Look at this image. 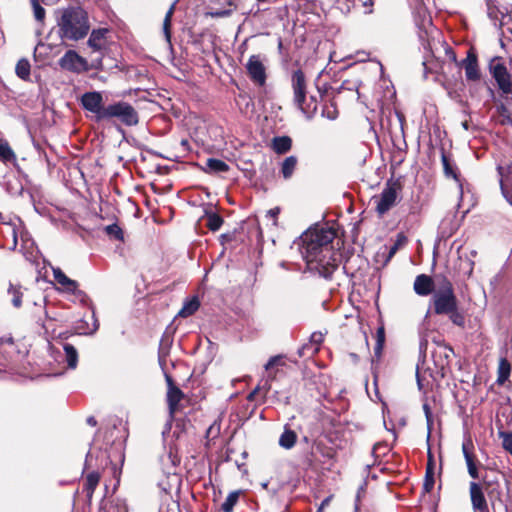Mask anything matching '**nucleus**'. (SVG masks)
Returning a JSON list of instances; mask_svg holds the SVG:
<instances>
[{"label": "nucleus", "instance_id": "1", "mask_svg": "<svg viewBox=\"0 0 512 512\" xmlns=\"http://www.w3.org/2000/svg\"><path fill=\"white\" fill-rule=\"evenodd\" d=\"M335 238L332 228H314L302 236L300 252L310 270L328 278L338 267V254L330 245Z\"/></svg>", "mask_w": 512, "mask_h": 512}, {"label": "nucleus", "instance_id": "2", "mask_svg": "<svg viewBox=\"0 0 512 512\" xmlns=\"http://www.w3.org/2000/svg\"><path fill=\"white\" fill-rule=\"evenodd\" d=\"M510 484V480L503 473L495 470L483 475L481 482L471 481L469 483V497L472 511L491 512L485 496L486 492L493 510L497 505H501L505 512H508V507L512 504Z\"/></svg>", "mask_w": 512, "mask_h": 512}, {"label": "nucleus", "instance_id": "3", "mask_svg": "<svg viewBox=\"0 0 512 512\" xmlns=\"http://www.w3.org/2000/svg\"><path fill=\"white\" fill-rule=\"evenodd\" d=\"M57 33L63 41H79L90 31L88 13L80 6H68L55 12Z\"/></svg>", "mask_w": 512, "mask_h": 512}, {"label": "nucleus", "instance_id": "4", "mask_svg": "<svg viewBox=\"0 0 512 512\" xmlns=\"http://www.w3.org/2000/svg\"><path fill=\"white\" fill-rule=\"evenodd\" d=\"M433 311L444 315L457 308L458 300L451 281L444 275H437V286L430 300Z\"/></svg>", "mask_w": 512, "mask_h": 512}, {"label": "nucleus", "instance_id": "5", "mask_svg": "<svg viewBox=\"0 0 512 512\" xmlns=\"http://www.w3.org/2000/svg\"><path fill=\"white\" fill-rule=\"evenodd\" d=\"M291 86L293 89L295 105L308 118L312 117L317 110V103L313 96L310 97L309 101L307 100V83L302 70L298 69L293 72L291 77Z\"/></svg>", "mask_w": 512, "mask_h": 512}, {"label": "nucleus", "instance_id": "6", "mask_svg": "<svg viewBox=\"0 0 512 512\" xmlns=\"http://www.w3.org/2000/svg\"><path fill=\"white\" fill-rule=\"evenodd\" d=\"M103 117H105V120L118 118L127 126H134L139 122L137 111L129 103L124 101L108 105Z\"/></svg>", "mask_w": 512, "mask_h": 512}, {"label": "nucleus", "instance_id": "7", "mask_svg": "<svg viewBox=\"0 0 512 512\" xmlns=\"http://www.w3.org/2000/svg\"><path fill=\"white\" fill-rule=\"evenodd\" d=\"M266 58L259 54L251 55L245 65L250 80L258 85L264 86L266 84Z\"/></svg>", "mask_w": 512, "mask_h": 512}, {"label": "nucleus", "instance_id": "8", "mask_svg": "<svg viewBox=\"0 0 512 512\" xmlns=\"http://www.w3.org/2000/svg\"><path fill=\"white\" fill-rule=\"evenodd\" d=\"M396 183H387L379 196H374L373 201L379 215H384L397 202L398 191Z\"/></svg>", "mask_w": 512, "mask_h": 512}, {"label": "nucleus", "instance_id": "9", "mask_svg": "<svg viewBox=\"0 0 512 512\" xmlns=\"http://www.w3.org/2000/svg\"><path fill=\"white\" fill-rule=\"evenodd\" d=\"M82 107L95 116L96 121L105 120L106 107L103 106L102 94L98 91L86 92L80 99Z\"/></svg>", "mask_w": 512, "mask_h": 512}, {"label": "nucleus", "instance_id": "10", "mask_svg": "<svg viewBox=\"0 0 512 512\" xmlns=\"http://www.w3.org/2000/svg\"><path fill=\"white\" fill-rule=\"evenodd\" d=\"M59 65L62 69L81 73L88 70L87 60L81 57L76 51L68 50L60 59Z\"/></svg>", "mask_w": 512, "mask_h": 512}, {"label": "nucleus", "instance_id": "11", "mask_svg": "<svg viewBox=\"0 0 512 512\" xmlns=\"http://www.w3.org/2000/svg\"><path fill=\"white\" fill-rule=\"evenodd\" d=\"M488 17L494 22V25L501 29L511 20L506 7L499 6L496 0H485Z\"/></svg>", "mask_w": 512, "mask_h": 512}, {"label": "nucleus", "instance_id": "12", "mask_svg": "<svg viewBox=\"0 0 512 512\" xmlns=\"http://www.w3.org/2000/svg\"><path fill=\"white\" fill-rule=\"evenodd\" d=\"M492 77L497 82L499 89L503 94H510L512 92V82L507 68L502 63H497L491 67Z\"/></svg>", "mask_w": 512, "mask_h": 512}, {"label": "nucleus", "instance_id": "13", "mask_svg": "<svg viewBox=\"0 0 512 512\" xmlns=\"http://www.w3.org/2000/svg\"><path fill=\"white\" fill-rule=\"evenodd\" d=\"M165 380L168 386L167 391V404L169 413L173 416L178 408V404L183 398V392L174 384L172 377L165 373Z\"/></svg>", "mask_w": 512, "mask_h": 512}, {"label": "nucleus", "instance_id": "14", "mask_svg": "<svg viewBox=\"0 0 512 512\" xmlns=\"http://www.w3.org/2000/svg\"><path fill=\"white\" fill-rule=\"evenodd\" d=\"M436 286L437 275L433 279L426 274H420L414 280L413 289L418 296H428L434 293Z\"/></svg>", "mask_w": 512, "mask_h": 512}, {"label": "nucleus", "instance_id": "15", "mask_svg": "<svg viewBox=\"0 0 512 512\" xmlns=\"http://www.w3.org/2000/svg\"><path fill=\"white\" fill-rule=\"evenodd\" d=\"M53 276L55 281L66 291L75 295L84 296L81 291L78 290V283L75 280L70 279L60 268H53Z\"/></svg>", "mask_w": 512, "mask_h": 512}, {"label": "nucleus", "instance_id": "16", "mask_svg": "<svg viewBox=\"0 0 512 512\" xmlns=\"http://www.w3.org/2000/svg\"><path fill=\"white\" fill-rule=\"evenodd\" d=\"M498 172L501 177L500 186L502 194L512 205V163L506 168L505 173L504 169L500 166L498 167Z\"/></svg>", "mask_w": 512, "mask_h": 512}, {"label": "nucleus", "instance_id": "17", "mask_svg": "<svg viewBox=\"0 0 512 512\" xmlns=\"http://www.w3.org/2000/svg\"><path fill=\"white\" fill-rule=\"evenodd\" d=\"M461 66L465 69L468 80L476 81L480 78L477 57L473 52H468L467 57L461 62Z\"/></svg>", "mask_w": 512, "mask_h": 512}, {"label": "nucleus", "instance_id": "18", "mask_svg": "<svg viewBox=\"0 0 512 512\" xmlns=\"http://www.w3.org/2000/svg\"><path fill=\"white\" fill-rule=\"evenodd\" d=\"M107 28L93 29L88 39V46L95 52L102 51L106 46Z\"/></svg>", "mask_w": 512, "mask_h": 512}, {"label": "nucleus", "instance_id": "19", "mask_svg": "<svg viewBox=\"0 0 512 512\" xmlns=\"http://www.w3.org/2000/svg\"><path fill=\"white\" fill-rule=\"evenodd\" d=\"M470 447H472L471 442H464L462 445V451L465 458L467 471L469 476L476 480L479 479V471L477 466V460L475 455L470 451Z\"/></svg>", "mask_w": 512, "mask_h": 512}, {"label": "nucleus", "instance_id": "20", "mask_svg": "<svg viewBox=\"0 0 512 512\" xmlns=\"http://www.w3.org/2000/svg\"><path fill=\"white\" fill-rule=\"evenodd\" d=\"M324 341V335L321 332H314L311 334L309 343L303 345L299 351V356H305L306 354L314 355L319 351L320 344Z\"/></svg>", "mask_w": 512, "mask_h": 512}, {"label": "nucleus", "instance_id": "21", "mask_svg": "<svg viewBox=\"0 0 512 512\" xmlns=\"http://www.w3.org/2000/svg\"><path fill=\"white\" fill-rule=\"evenodd\" d=\"M202 170L209 174L224 173L229 171V165L220 159L209 158Z\"/></svg>", "mask_w": 512, "mask_h": 512}, {"label": "nucleus", "instance_id": "22", "mask_svg": "<svg viewBox=\"0 0 512 512\" xmlns=\"http://www.w3.org/2000/svg\"><path fill=\"white\" fill-rule=\"evenodd\" d=\"M292 147V140L288 136H278L272 140V148L277 154H284Z\"/></svg>", "mask_w": 512, "mask_h": 512}, {"label": "nucleus", "instance_id": "23", "mask_svg": "<svg viewBox=\"0 0 512 512\" xmlns=\"http://www.w3.org/2000/svg\"><path fill=\"white\" fill-rule=\"evenodd\" d=\"M179 463V459L177 456L172 452V450H169L166 454H164L161 457V464L163 471L167 474H170L173 472V470L176 468V466Z\"/></svg>", "mask_w": 512, "mask_h": 512}, {"label": "nucleus", "instance_id": "24", "mask_svg": "<svg viewBox=\"0 0 512 512\" xmlns=\"http://www.w3.org/2000/svg\"><path fill=\"white\" fill-rule=\"evenodd\" d=\"M298 159L296 156L291 155L286 157L281 163V174L284 179H289L292 177L293 172L297 166Z\"/></svg>", "mask_w": 512, "mask_h": 512}, {"label": "nucleus", "instance_id": "25", "mask_svg": "<svg viewBox=\"0 0 512 512\" xmlns=\"http://www.w3.org/2000/svg\"><path fill=\"white\" fill-rule=\"evenodd\" d=\"M100 481V475L97 472H91L86 476L84 492L89 500L92 499L93 493Z\"/></svg>", "mask_w": 512, "mask_h": 512}, {"label": "nucleus", "instance_id": "26", "mask_svg": "<svg viewBox=\"0 0 512 512\" xmlns=\"http://www.w3.org/2000/svg\"><path fill=\"white\" fill-rule=\"evenodd\" d=\"M63 350L65 353V359L67 362V366L70 369H75L78 363V352L72 344L65 343L63 344Z\"/></svg>", "mask_w": 512, "mask_h": 512}, {"label": "nucleus", "instance_id": "27", "mask_svg": "<svg viewBox=\"0 0 512 512\" xmlns=\"http://www.w3.org/2000/svg\"><path fill=\"white\" fill-rule=\"evenodd\" d=\"M511 373V364L506 358H501L498 365V377L497 383L502 385L504 384Z\"/></svg>", "mask_w": 512, "mask_h": 512}, {"label": "nucleus", "instance_id": "28", "mask_svg": "<svg viewBox=\"0 0 512 512\" xmlns=\"http://www.w3.org/2000/svg\"><path fill=\"white\" fill-rule=\"evenodd\" d=\"M297 440V434L288 428H285L284 432L279 438V445L285 449H291Z\"/></svg>", "mask_w": 512, "mask_h": 512}, {"label": "nucleus", "instance_id": "29", "mask_svg": "<svg viewBox=\"0 0 512 512\" xmlns=\"http://www.w3.org/2000/svg\"><path fill=\"white\" fill-rule=\"evenodd\" d=\"M171 343H172L171 338L166 335H164L160 341L158 358H159V363L161 366L165 365V361H166L165 359L169 354V349H170Z\"/></svg>", "mask_w": 512, "mask_h": 512}, {"label": "nucleus", "instance_id": "30", "mask_svg": "<svg viewBox=\"0 0 512 512\" xmlns=\"http://www.w3.org/2000/svg\"><path fill=\"white\" fill-rule=\"evenodd\" d=\"M8 294L11 295V302L15 308H20L22 305V287L20 285H13L10 283Z\"/></svg>", "mask_w": 512, "mask_h": 512}, {"label": "nucleus", "instance_id": "31", "mask_svg": "<svg viewBox=\"0 0 512 512\" xmlns=\"http://www.w3.org/2000/svg\"><path fill=\"white\" fill-rule=\"evenodd\" d=\"M30 68L31 66L27 59H20L16 64V75L22 80H27L30 76Z\"/></svg>", "mask_w": 512, "mask_h": 512}, {"label": "nucleus", "instance_id": "32", "mask_svg": "<svg viewBox=\"0 0 512 512\" xmlns=\"http://www.w3.org/2000/svg\"><path fill=\"white\" fill-rule=\"evenodd\" d=\"M441 159L445 175L458 181L457 168L451 162L450 158L445 153H442Z\"/></svg>", "mask_w": 512, "mask_h": 512}, {"label": "nucleus", "instance_id": "33", "mask_svg": "<svg viewBox=\"0 0 512 512\" xmlns=\"http://www.w3.org/2000/svg\"><path fill=\"white\" fill-rule=\"evenodd\" d=\"M240 491H232L228 494L225 501L221 505L222 512H232L234 506L238 502Z\"/></svg>", "mask_w": 512, "mask_h": 512}, {"label": "nucleus", "instance_id": "34", "mask_svg": "<svg viewBox=\"0 0 512 512\" xmlns=\"http://www.w3.org/2000/svg\"><path fill=\"white\" fill-rule=\"evenodd\" d=\"M199 308V301L196 298H193L187 301L182 309L179 311L178 315L181 317H188L195 313Z\"/></svg>", "mask_w": 512, "mask_h": 512}, {"label": "nucleus", "instance_id": "35", "mask_svg": "<svg viewBox=\"0 0 512 512\" xmlns=\"http://www.w3.org/2000/svg\"><path fill=\"white\" fill-rule=\"evenodd\" d=\"M408 242V239L404 233H398L396 235V239L394 244L389 248L388 258H392L395 253L402 247H404Z\"/></svg>", "mask_w": 512, "mask_h": 512}, {"label": "nucleus", "instance_id": "36", "mask_svg": "<svg viewBox=\"0 0 512 512\" xmlns=\"http://www.w3.org/2000/svg\"><path fill=\"white\" fill-rule=\"evenodd\" d=\"M176 3L174 2L168 11L166 12L164 21H163V32L165 34V37L167 41H170L171 33H170V27H171V19L175 10Z\"/></svg>", "mask_w": 512, "mask_h": 512}, {"label": "nucleus", "instance_id": "37", "mask_svg": "<svg viewBox=\"0 0 512 512\" xmlns=\"http://www.w3.org/2000/svg\"><path fill=\"white\" fill-rule=\"evenodd\" d=\"M274 375L269 373L268 377L263 380V384H259L256 388L249 394L248 399H252L257 393L263 391L264 394H267L271 389V381L274 379Z\"/></svg>", "mask_w": 512, "mask_h": 512}, {"label": "nucleus", "instance_id": "38", "mask_svg": "<svg viewBox=\"0 0 512 512\" xmlns=\"http://www.w3.org/2000/svg\"><path fill=\"white\" fill-rule=\"evenodd\" d=\"M33 8L34 18L37 22L43 24L46 16L45 9L40 5L38 0H30Z\"/></svg>", "mask_w": 512, "mask_h": 512}, {"label": "nucleus", "instance_id": "39", "mask_svg": "<svg viewBox=\"0 0 512 512\" xmlns=\"http://www.w3.org/2000/svg\"><path fill=\"white\" fill-rule=\"evenodd\" d=\"M15 154L7 142L0 141V160L4 162L11 161Z\"/></svg>", "mask_w": 512, "mask_h": 512}, {"label": "nucleus", "instance_id": "40", "mask_svg": "<svg viewBox=\"0 0 512 512\" xmlns=\"http://www.w3.org/2000/svg\"><path fill=\"white\" fill-rule=\"evenodd\" d=\"M223 224V219L218 214H210L207 217V226L211 231H217Z\"/></svg>", "mask_w": 512, "mask_h": 512}, {"label": "nucleus", "instance_id": "41", "mask_svg": "<svg viewBox=\"0 0 512 512\" xmlns=\"http://www.w3.org/2000/svg\"><path fill=\"white\" fill-rule=\"evenodd\" d=\"M434 483H435L434 474H433L432 470L428 467L427 471H426L424 483H423V490L427 493L431 492V490L434 487Z\"/></svg>", "mask_w": 512, "mask_h": 512}, {"label": "nucleus", "instance_id": "42", "mask_svg": "<svg viewBox=\"0 0 512 512\" xmlns=\"http://www.w3.org/2000/svg\"><path fill=\"white\" fill-rule=\"evenodd\" d=\"M446 315L449 316V319L452 321L453 324L457 326H464V316L462 313L458 311V307L454 309L452 312L447 313Z\"/></svg>", "mask_w": 512, "mask_h": 512}, {"label": "nucleus", "instance_id": "43", "mask_svg": "<svg viewBox=\"0 0 512 512\" xmlns=\"http://www.w3.org/2000/svg\"><path fill=\"white\" fill-rule=\"evenodd\" d=\"M283 356L282 355H276L271 357L268 362L265 364L264 368L266 371H271L276 366H283Z\"/></svg>", "mask_w": 512, "mask_h": 512}, {"label": "nucleus", "instance_id": "44", "mask_svg": "<svg viewBox=\"0 0 512 512\" xmlns=\"http://www.w3.org/2000/svg\"><path fill=\"white\" fill-rule=\"evenodd\" d=\"M105 230H106L107 234L114 236V238H116L118 240H121L123 238V232H122L121 228L116 224L108 225L105 228Z\"/></svg>", "mask_w": 512, "mask_h": 512}, {"label": "nucleus", "instance_id": "45", "mask_svg": "<svg viewBox=\"0 0 512 512\" xmlns=\"http://www.w3.org/2000/svg\"><path fill=\"white\" fill-rule=\"evenodd\" d=\"M322 116L329 120H335L338 116L337 109L333 105H326L322 110Z\"/></svg>", "mask_w": 512, "mask_h": 512}, {"label": "nucleus", "instance_id": "46", "mask_svg": "<svg viewBox=\"0 0 512 512\" xmlns=\"http://www.w3.org/2000/svg\"><path fill=\"white\" fill-rule=\"evenodd\" d=\"M502 436V444L505 450L509 451L512 454V434L511 433H501Z\"/></svg>", "mask_w": 512, "mask_h": 512}, {"label": "nucleus", "instance_id": "47", "mask_svg": "<svg viewBox=\"0 0 512 512\" xmlns=\"http://www.w3.org/2000/svg\"><path fill=\"white\" fill-rule=\"evenodd\" d=\"M423 410H424V413H425L428 430L430 431L431 426L433 424L431 408H430V406L427 403H425L423 405Z\"/></svg>", "mask_w": 512, "mask_h": 512}, {"label": "nucleus", "instance_id": "48", "mask_svg": "<svg viewBox=\"0 0 512 512\" xmlns=\"http://www.w3.org/2000/svg\"><path fill=\"white\" fill-rule=\"evenodd\" d=\"M331 499H332V496H328L326 497L320 504V506L318 507L317 511L316 512H324V508L327 507L330 502H331Z\"/></svg>", "mask_w": 512, "mask_h": 512}, {"label": "nucleus", "instance_id": "49", "mask_svg": "<svg viewBox=\"0 0 512 512\" xmlns=\"http://www.w3.org/2000/svg\"><path fill=\"white\" fill-rule=\"evenodd\" d=\"M383 339L380 338V339H377V343H376V346L374 348V352H375V355L377 356H380L381 352H382V349H383Z\"/></svg>", "mask_w": 512, "mask_h": 512}, {"label": "nucleus", "instance_id": "50", "mask_svg": "<svg viewBox=\"0 0 512 512\" xmlns=\"http://www.w3.org/2000/svg\"><path fill=\"white\" fill-rule=\"evenodd\" d=\"M12 246L10 249L14 250L17 246V234L14 228H11Z\"/></svg>", "mask_w": 512, "mask_h": 512}, {"label": "nucleus", "instance_id": "51", "mask_svg": "<svg viewBox=\"0 0 512 512\" xmlns=\"http://www.w3.org/2000/svg\"><path fill=\"white\" fill-rule=\"evenodd\" d=\"M13 344V338L11 336L0 337V345L2 344Z\"/></svg>", "mask_w": 512, "mask_h": 512}, {"label": "nucleus", "instance_id": "52", "mask_svg": "<svg viewBox=\"0 0 512 512\" xmlns=\"http://www.w3.org/2000/svg\"><path fill=\"white\" fill-rule=\"evenodd\" d=\"M87 423L91 426H95L97 424V421L93 416H90L87 418Z\"/></svg>", "mask_w": 512, "mask_h": 512}, {"label": "nucleus", "instance_id": "53", "mask_svg": "<svg viewBox=\"0 0 512 512\" xmlns=\"http://www.w3.org/2000/svg\"><path fill=\"white\" fill-rule=\"evenodd\" d=\"M382 338L384 340V330L383 328L378 329L377 331V339Z\"/></svg>", "mask_w": 512, "mask_h": 512}, {"label": "nucleus", "instance_id": "54", "mask_svg": "<svg viewBox=\"0 0 512 512\" xmlns=\"http://www.w3.org/2000/svg\"><path fill=\"white\" fill-rule=\"evenodd\" d=\"M98 329V323L97 320H94L93 329L91 330V333H94Z\"/></svg>", "mask_w": 512, "mask_h": 512}, {"label": "nucleus", "instance_id": "55", "mask_svg": "<svg viewBox=\"0 0 512 512\" xmlns=\"http://www.w3.org/2000/svg\"><path fill=\"white\" fill-rule=\"evenodd\" d=\"M269 212L272 214V216H275L278 213V210H270Z\"/></svg>", "mask_w": 512, "mask_h": 512}, {"label": "nucleus", "instance_id": "56", "mask_svg": "<svg viewBox=\"0 0 512 512\" xmlns=\"http://www.w3.org/2000/svg\"><path fill=\"white\" fill-rule=\"evenodd\" d=\"M96 68H100L101 67V60H99L98 64L95 65Z\"/></svg>", "mask_w": 512, "mask_h": 512}, {"label": "nucleus", "instance_id": "57", "mask_svg": "<svg viewBox=\"0 0 512 512\" xmlns=\"http://www.w3.org/2000/svg\"><path fill=\"white\" fill-rule=\"evenodd\" d=\"M463 127H464L466 130L468 129V124H467V122H464V123H463Z\"/></svg>", "mask_w": 512, "mask_h": 512}, {"label": "nucleus", "instance_id": "58", "mask_svg": "<svg viewBox=\"0 0 512 512\" xmlns=\"http://www.w3.org/2000/svg\"><path fill=\"white\" fill-rule=\"evenodd\" d=\"M121 512H127L126 507H124V506H123V507L121 508Z\"/></svg>", "mask_w": 512, "mask_h": 512}]
</instances>
